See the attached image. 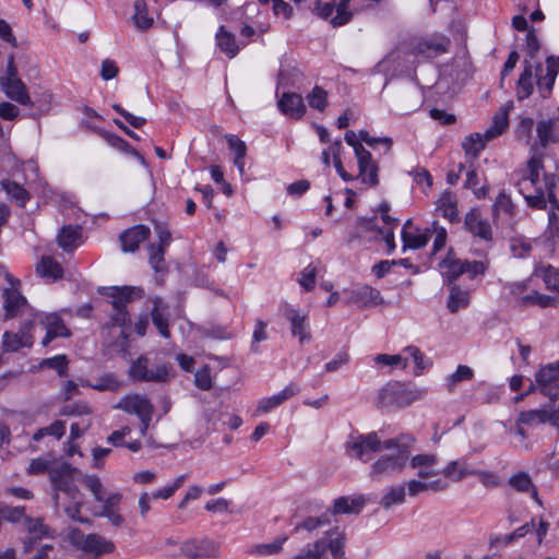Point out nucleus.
Here are the masks:
<instances>
[{"instance_id":"obj_17","label":"nucleus","mask_w":559,"mask_h":559,"mask_svg":"<svg viewBox=\"0 0 559 559\" xmlns=\"http://www.w3.org/2000/svg\"><path fill=\"white\" fill-rule=\"evenodd\" d=\"M356 157L358 162V177L364 183L377 186L378 179V165L372 160L371 153L364 146L356 147Z\"/></svg>"},{"instance_id":"obj_1","label":"nucleus","mask_w":559,"mask_h":559,"mask_svg":"<svg viewBox=\"0 0 559 559\" xmlns=\"http://www.w3.org/2000/svg\"><path fill=\"white\" fill-rule=\"evenodd\" d=\"M81 476L82 473L69 463H61L49 471V479L53 487L55 507L59 508L61 504L60 493L66 495L73 504L64 507L63 511L67 516L78 522H84L80 516L82 501L79 499L80 490L76 486V481L81 483Z\"/></svg>"},{"instance_id":"obj_45","label":"nucleus","mask_w":559,"mask_h":559,"mask_svg":"<svg viewBox=\"0 0 559 559\" xmlns=\"http://www.w3.org/2000/svg\"><path fill=\"white\" fill-rule=\"evenodd\" d=\"M40 323L45 326L46 331L50 332L52 336H69V330L64 325L62 319L56 313L45 316Z\"/></svg>"},{"instance_id":"obj_49","label":"nucleus","mask_w":559,"mask_h":559,"mask_svg":"<svg viewBox=\"0 0 559 559\" xmlns=\"http://www.w3.org/2000/svg\"><path fill=\"white\" fill-rule=\"evenodd\" d=\"M293 559H326V540L319 539Z\"/></svg>"},{"instance_id":"obj_14","label":"nucleus","mask_w":559,"mask_h":559,"mask_svg":"<svg viewBox=\"0 0 559 559\" xmlns=\"http://www.w3.org/2000/svg\"><path fill=\"white\" fill-rule=\"evenodd\" d=\"M114 407L136 415L139 418L147 414H154L152 402L145 395L139 393L122 396Z\"/></svg>"},{"instance_id":"obj_21","label":"nucleus","mask_w":559,"mask_h":559,"mask_svg":"<svg viewBox=\"0 0 559 559\" xmlns=\"http://www.w3.org/2000/svg\"><path fill=\"white\" fill-rule=\"evenodd\" d=\"M438 457L435 454H416L411 456L409 465L412 468L417 469V476L420 479H428L440 474L436 468Z\"/></svg>"},{"instance_id":"obj_16","label":"nucleus","mask_w":559,"mask_h":559,"mask_svg":"<svg viewBox=\"0 0 559 559\" xmlns=\"http://www.w3.org/2000/svg\"><path fill=\"white\" fill-rule=\"evenodd\" d=\"M532 156L527 162V175L522 178V180L519 181V191L523 193V190L525 189L524 186L532 185L535 190L537 187H544V179H539V171L544 168L543 164V153L538 151V147L536 145H532L531 147Z\"/></svg>"},{"instance_id":"obj_60","label":"nucleus","mask_w":559,"mask_h":559,"mask_svg":"<svg viewBox=\"0 0 559 559\" xmlns=\"http://www.w3.org/2000/svg\"><path fill=\"white\" fill-rule=\"evenodd\" d=\"M316 276H317V267L312 264H309L301 271L298 283L307 292H310L314 288Z\"/></svg>"},{"instance_id":"obj_30","label":"nucleus","mask_w":559,"mask_h":559,"mask_svg":"<svg viewBox=\"0 0 559 559\" xmlns=\"http://www.w3.org/2000/svg\"><path fill=\"white\" fill-rule=\"evenodd\" d=\"M278 108L293 118H300L306 110L301 96L295 93H284L278 100Z\"/></svg>"},{"instance_id":"obj_56","label":"nucleus","mask_w":559,"mask_h":559,"mask_svg":"<svg viewBox=\"0 0 559 559\" xmlns=\"http://www.w3.org/2000/svg\"><path fill=\"white\" fill-rule=\"evenodd\" d=\"M345 535L344 533H336L335 537H331L326 543V550L329 549L334 559H345Z\"/></svg>"},{"instance_id":"obj_25","label":"nucleus","mask_w":559,"mask_h":559,"mask_svg":"<svg viewBox=\"0 0 559 559\" xmlns=\"http://www.w3.org/2000/svg\"><path fill=\"white\" fill-rule=\"evenodd\" d=\"M300 391V388L297 383H289L286 385L281 392L277 394H274L270 397L262 399L257 407L258 413H267L271 409L280 406L285 401L290 399L292 396L296 395Z\"/></svg>"},{"instance_id":"obj_55","label":"nucleus","mask_w":559,"mask_h":559,"mask_svg":"<svg viewBox=\"0 0 559 559\" xmlns=\"http://www.w3.org/2000/svg\"><path fill=\"white\" fill-rule=\"evenodd\" d=\"M25 530L29 535H35L36 537H47L49 536V527L43 523L40 519H32L25 518L24 521Z\"/></svg>"},{"instance_id":"obj_10","label":"nucleus","mask_w":559,"mask_h":559,"mask_svg":"<svg viewBox=\"0 0 559 559\" xmlns=\"http://www.w3.org/2000/svg\"><path fill=\"white\" fill-rule=\"evenodd\" d=\"M518 424L535 426L538 424H550L559 428V402L549 403L540 409L524 411L519 414Z\"/></svg>"},{"instance_id":"obj_61","label":"nucleus","mask_w":559,"mask_h":559,"mask_svg":"<svg viewBox=\"0 0 559 559\" xmlns=\"http://www.w3.org/2000/svg\"><path fill=\"white\" fill-rule=\"evenodd\" d=\"M0 515L3 520L8 522H20L21 520L25 521V508L24 507H2L0 510Z\"/></svg>"},{"instance_id":"obj_51","label":"nucleus","mask_w":559,"mask_h":559,"mask_svg":"<svg viewBox=\"0 0 559 559\" xmlns=\"http://www.w3.org/2000/svg\"><path fill=\"white\" fill-rule=\"evenodd\" d=\"M66 433V423L62 420H56L50 426L40 428L37 430L34 436L33 440L39 441L45 436H53L57 439H61Z\"/></svg>"},{"instance_id":"obj_8","label":"nucleus","mask_w":559,"mask_h":559,"mask_svg":"<svg viewBox=\"0 0 559 559\" xmlns=\"http://www.w3.org/2000/svg\"><path fill=\"white\" fill-rule=\"evenodd\" d=\"M537 389L548 396L550 403L559 399V360L542 367L535 374Z\"/></svg>"},{"instance_id":"obj_20","label":"nucleus","mask_w":559,"mask_h":559,"mask_svg":"<svg viewBox=\"0 0 559 559\" xmlns=\"http://www.w3.org/2000/svg\"><path fill=\"white\" fill-rule=\"evenodd\" d=\"M450 46V39L440 37H430L419 40L414 46V52L427 58H435L448 51Z\"/></svg>"},{"instance_id":"obj_23","label":"nucleus","mask_w":559,"mask_h":559,"mask_svg":"<svg viewBox=\"0 0 559 559\" xmlns=\"http://www.w3.org/2000/svg\"><path fill=\"white\" fill-rule=\"evenodd\" d=\"M152 302V322L163 337L169 338L170 331L168 306L164 302V300L160 297H155Z\"/></svg>"},{"instance_id":"obj_2","label":"nucleus","mask_w":559,"mask_h":559,"mask_svg":"<svg viewBox=\"0 0 559 559\" xmlns=\"http://www.w3.org/2000/svg\"><path fill=\"white\" fill-rule=\"evenodd\" d=\"M416 439L412 435L401 433L383 441L382 449L395 451L382 454L371 465L370 476L380 479L383 476H396L403 473L411 459V450Z\"/></svg>"},{"instance_id":"obj_4","label":"nucleus","mask_w":559,"mask_h":559,"mask_svg":"<svg viewBox=\"0 0 559 559\" xmlns=\"http://www.w3.org/2000/svg\"><path fill=\"white\" fill-rule=\"evenodd\" d=\"M19 285L20 281H15L10 287L3 289V319L12 320L25 317V319H35V322H37L38 314L20 293Z\"/></svg>"},{"instance_id":"obj_6","label":"nucleus","mask_w":559,"mask_h":559,"mask_svg":"<svg viewBox=\"0 0 559 559\" xmlns=\"http://www.w3.org/2000/svg\"><path fill=\"white\" fill-rule=\"evenodd\" d=\"M128 376L138 382L165 383L171 379L170 366L168 364L157 365L154 369L150 370L148 358L144 355L139 356L131 362Z\"/></svg>"},{"instance_id":"obj_40","label":"nucleus","mask_w":559,"mask_h":559,"mask_svg":"<svg viewBox=\"0 0 559 559\" xmlns=\"http://www.w3.org/2000/svg\"><path fill=\"white\" fill-rule=\"evenodd\" d=\"M490 142L485 132L484 133H472L466 136L462 143V147L466 155H471L476 158L479 153L486 147V144Z\"/></svg>"},{"instance_id":"obj_24","label":"nucleus","mask_w":559,"mask_h":559,"mask_svg":"<svg viewBox=\"0 0 559 559\" xmlns=\"http://www.w3.org/2000/svg\"><path fill=\"white\" fill-rule=\"evenodd\" d=\"M382 301L383 299L380 292L368 285H362L355 288L352 292L349 299V302L355 304L360 308L374 307L382 304Z\"/></svg>"},{"instance_id":"obj_18","label":"nucleus","mask_w":559,"mask_h":559,"mask_svg":"<svg viewBox=\"0 0 559 559\" xmlns=\"http://www.w3.org/2000/svg\"><path fill=\"white\" fill-rule=\"evenodd\" d=\"M536 135L538 151L540 148L545 150L550 144H556L559 142V120L557 119H544L537 122L536 126Z\"/></svg>"},{"instance_id":"obj_32","label":"nucleus","mask_w":559,"mask_h":559,"mask_svg":"<svg viewBox=\"0 0 559 559\" xmlns=\"http://www.w3.org/2000/svg\"><path fill=\"white\" fill-rule=\"evenodd\" d=\"M509 127V109L501 107L493 115L490 127L485 131L489 141L502 135Z\"/></svg>"},{"instance_id":"obj_35","label":"nucleus","mask_w":559,"mask_h":559,"mask_svg":"<svg viewBox=\"0 0 559 559\" xmlns=\"http://www.w3.org/2000/svg\"><path fill=\"white\" fill-rule=\"evenodd\" d=\"M36 271L41 277L52 281L59 280L63 275V269L60 263L49 255L41 257Z\"/></svg>"},{"instance_id":"obj_59","label":"nucleus","mask_w":559,"mask_h":559,"mask_svg":"<svg viewBox=\"0 0 559 559\" xmlns=\"http://www.w3.org/2000/svg\"><path fill=\"white\" fill-rule=\"evenodd\" d=\"M186 478H187V475H180L179 477H177L174 480V483L171 485L165 486V487L152 492V498L164 499V500L170 498L176 492V490L182 486Z\"/></svg>"},{"instance_id":"obj_43","label":"nucleus","mask_w":559,"mask_h":559,"mask_svg":"<svg viewBox=\"0 0 559 559\" xmlns=\"http://www.w3.org/2000/svg\"><path fill=\"white\" fill-rule=\"evenodd\" d=\"M405 485L400 484L388 488L385 493L380 500V504L385 510H389L394 504H402L405 502Z\"/></svg>"},{"instance_id":"obj_13","label":"nucleus","mask_w":559,"mask_h":559,"mask_svg":"<svg viewBox=\"0 0 559 559\" xmlns=\"http://www.w3.org/2000/svg\"><path fill=\"white\" fill-rule=\"evenodd\" d=\"M75 544L78 548L93 559H97L104 554H111L115 550V545L111 540L97 534L82 535Z\"/></svg>"},{"instance_id":"obj_46","label":"nucleus","mask_w":559,"mask_h":559,"mask_svg":"<svg viewBox=\"0 0 559 559\" xmlns=\"http://www.w3.org/2000/svg\"><path fill=\"white\" fill-rule=\"evenodd\" d=\"M437 211L440 212L441 215L448 218L450 222L457 219L456 202L451 192H445L442 194L438 201Z\"/></svg>"},{"instance_id":"obj_48","label":"nucleus","mask_w":559,"mask_h":559,"mask_svg":"<svg viewBox=\"0 0 559 559\" xmlns=\"http://www.w3.org/2000/svg\"><path fill=\"white\" fill-rule=\"evenodd\" d=\"M440 473L453 481H460L464 477L473 474V469H469L463 463L460 464L457 461H451Z\"/></svg>"},{"instance_id":"obj_33","label":"nucleus","mask_w":559,"mask_h":559,"mask_svg":"<svg viewBox=\"0 0 559 559\" xmlns=\"http://www.w3.org/2000/svg\"><path fill=\"white\" fill-rule=\"evenodd\" d=\"M516 206L513 203L511 197L504 191H501L492 205V217L493 221L498 219L501 215H504L507 219H512L515 215Z\"/></svg>"},{"instance_id":"obj_37","label":"nucleus","mask_w":559,"mask_h":559,"mask_svg":"<svg viewBox=\"0 0 559 559\" xmlns=\"http://www.w3.org/2000/svg\"><path fill=\"white\" fill-rule=\"evenodd\" d=\"M524 63L525 67L519 78L516 86V96L520 100L530 97L534 91L533 66L527 60H525Z\"/></svg>"},{"instance_id":"obj_58","label":"nucleus","mask_w":559,"mask_h":559,"mask_svg":"<svg viewBox=\"0 0 559 559\" xmlns=\"http://www.w3.org/2000/svg\"><path fill=\"white\" fill-rule=\"evenodd\" d=\"M150 249V264L156 273L166 271V263L164 260L165 249L157 248L155 245H151Z\"/></svg>"},{"instance_id":"obj_47","label":"nucleus","mask_w":559,"mask_h":559,"mask_svg":"<svg viewBox=\"0 0 559 559\" xmlns=\"http://www.w3.org/2000/svg\"><path fill=\"white\" fill-rule=\"evenodd\" d=\"M81 483L93 493L96 501L103 502L108 497L98 476L82 474Z\"/></svg>"},{"instance_id":"obj_63","label":"nucleus","mask_w":559,"mask_h":559,"mask_svg":"<svg viewBox=\"0 0 559 559\" xmlns=\"http://www.w3.org/2000/svg\"><path fill=\"white\" fill-rule=\"evenodd\" d=\"M194 384L201 390H210L212 388L211 369L207 365L198 369L194 373Z\"/></svg>"},{"instance_id":"obj_42","label":"nucleus","mask_w":559,"mask_h":559,"mask_svg":"<svg viewBox=\"0 0 559 559\" xmlns=\"http://www.w3.org/2000/svg\"><path fill=\"white\" fill-rule=\"evenodd\" d=\"M287 540V537H278L269 544H258L253 545L248 549V554L255 557H266L278 554L283 544Z\"/></svg>"},{"instance_id":"obj_52","label":"nucleus","mask_w":559,"mask_h":559,"mask_svg":"<svg viewBox=\"0 0 559 559\" xmlns=\"http://www.w3.org/2000/svg\"><path fill=\"white\" fill-rule=\"evenodd\" d=\"M350 1L352 0H340L335 4L336 15L331 20V24L334 27L343 26L352 20L353 13L348 10Z\"/></svg>"},{"instance_id":"obj_3","label":"nucleus","mask_w":559,"mask_h":559,"mask_svg":"<svg viewBox=\"0 0 559 559\" xmlns=\"http://www.w3.org/2000/svg\"><path fill=\"white\" fill-rule=\"evenodd\" d=\"M423 396V391L400 381H390L378 391L377 405L380 408H402Z\"/></svg>"},{"instance_id":"obj_31","label":"nucleus","mask_w":559,"mask_h":559,"mask_svg":"<svg viewBox=\"0 0 559 559\" xmlns=\"http://www.w3.org/2000/svg\"><path fill=\"white\" fill-rule=\"evenodd\" d=\"M450 295L447 308L451 313H456L461 309H465L469 305V292L462 289L459 285H448Z\"/></svg>"},{"instance_id":"obj_22","label":"nucleus","mask_w":559,"mask_h":559,"mask_svg":"<svg viewBox=\"0 0 559 559\" xmlns=\"http://www.w3.org/2000/svg\"><path fill=\"white\" fill-rule=\"evenodd\" d=\"M151 234L148 227L136 225L120 235L121 248L124 252H134L139 249L141 242L146 240Z\"/></svg>"},{"instance_id":"obj_38","label":"nucleus","mask_w":559,"mask_h":559,"mask_svg":"<svg viewBox=\"0 0 559 559\" xmlns=\"http://www.w3.org/2000/svg\"><path fill=\"white\" fill-rule=\"evenodd\" d=\"M81 237V228L79 226H63L58 236L57 241L60 248L64 251H73L76 248V242Z\"/></svg>"},{"instance_id":"obj_57","label":"nucleus","mask_w":559,"mask_h":559,"mask_svg":"<svg viewBox=\"0 0 559 559\" xmlns=\"http://www.w3.org/2000/svg\"><path fill=\"white\" fill-rule=\"evenodd\" d=\"M474 376L472 368L465 365H460L455 372L449 376L448 378V389L449 391H453L456 383L461 381L471 380Z\"/></svg>"},{"instance_id":"obj_12","label":"nucleus","mask_w":559,"mask_h":559,"mask_svg":"<svg viewBox=\"0 0 559 559\" xmlns=\"http://www.w3.org/2000/svg\"><path fill=\"white\" fill-rule=\"evenodd\" d=\"M559 71V58L549 56L546 59V68L538 63L536 66V85L542 97L547 98L551 94L556 76Z\"/></svg>"},{"instance_id":"obj_44","label":"nucleus","mask_w":559,"mask_h":559,"mask_svg":"<svg viewBox=\"0 0 559 559\" xmlns=\"http://www.w3.org/2000/svg\"><path fill=\"white\" fill-rule=\"evenodd\" d=\"M1 187L16 204L23 207L29 200V193L19 183L10 180H2Z\"/></svg>"},{"instance_id":"obj_39","label":"nucleus","mask_w":559,"mask_h":559,"mask_svg":"<svg viewBox=\"0 0 559 559\" xmlns=\"http://www.w3.org/2000/svg\"><path fill=\"white\" fill-rule=\"evenodd\" d=\"M82 385L92 388L99 392H117L121 388L122 383L114 373H105L95 379V382H91L88 380L83 381Z\"/></svg>"},{"instance_id":"obj_19","label":"nucleus","mask_w":559,"mask_h":559,"mask_svg":"<svg viewBox=\"0 0 559 559\" xmlns=\"http://www.w3.org/2000/svg\"><path fill=\"white\" fill-rule=\"evenodd\" d=\"M465 228L474 236L489 241L492 239V230L489 222L483 218L479 211L472 209L465 215Z\"/></svg>"},{"instance_id":"obj_7","label":"nucleus","mask_w":559,"mask_h":559,"mask_svg":"<svg viewBox=\"0 0 559 559\" xmlns=\"http://www.w3.org/2000/svg\"><path fill=\"white\" fill-rule=\"evenodd\" d=\"M382 444L376 432L350 435L345 443V451L348 456L367 462L372 453L382 449Z\"/></svg>"},{"instance_id":"obj_64","label":"nucleus","mask_w":559,"mask_h":559,"mask_svg":"<svg viewBox=\"0 0 559 559\" xmlns=\"http://www.w3.org/2000/svg\"><path fill=\"white\" fill-rule=\"evenodd\" d=\"M114 310H115V312L111 314L110 321H109V323H107L106 328L107 329H111L115 326H119L122 329L127 328L131 322V319H130V316H129L127 309L114 308Z\"/></svg>"},{"instance_id":"obj_5","label":"nucleus","mask_w":559,"mask_h":559,"mask_svg":"<svg viewBox=\"0 0 559 559\" xmlns=\"http://www.w3.org/2000/svg\"><path fill=\"white\" fill-rule=\"evenodd\" d=\"M441 269L448 285L456 284L455 281L464 273L471 278L484 275L487 271L488 263L485 261H468L456 259L449 252L448 257L441 261Z\"/></svg>"},{"instance_id":"obj_29","label":"nucleus","mask_w":559,"mask_h":559,"mask_svg":"<svg viewBox=\"0 0 559 559\" xmlns=\"http://www.w3.org/2000/svg\"><path fill=\"white\" fill-rule=\"evenodd\" d=\"M2 91L5 95L25 106L33 105L29 94L26 91L25 84L21 81V79H14V81L1 82L0 83Z\"/></svg>"},{"instance_id":"obj_62","label":"nucleus","mask_w":559,"mask_h":559,"mask_svg":"<svg viewBox=\"0 0 559 559\" xmlns=\"http://www.w3.org/2000/svg\"><path fill=\"white\" fill-rule=\"evenodd\" d=\"M326 96L328 94L322 87L316 86L308 96L309 105L322 111L326 107Z\"/></svg>"},{"instance_id":"obj_34","label":"nucleus","mask_w":559,"mask_h":559,"mask_svg":"<svg viewBox=\"0 0 559 559\" xmlns=\"http://www.w3.org/2000/svg\"><path fill=\"white\" fill-rule=\"evenodd\" d=\"M365 502L366 500L361 496L354 498L340 497L334 500L333 514H358Z\"/></svg>"},{"instance_id":"obj_50","label":"nucleus","mask_w":559,"mask_h":559,"mask_svg":"<svg viewBox=\"0 0 559 559\" xmlns=\"http://www.w3.org/2000/svg\"><path fill=\"white\" fill-rule=\"evenodd\" d=\"M403 247L402 250L406 251L407 249L417 250L425 247L429 240L427 234H417L413 235L406 230L402 231Z\"/></svg>"},{"instance_id":"obj_53","label":"nucleus","mask_w":559,"mask_h":559,"mask_svg":"<svg viewBox=\"0 0 559 559\" xmlns=\"http://www.w3.org/2000/svg\"><path fill=\"white\" fill-rule=\"evenodd\" d=\"M134 8L135 13L133 15V19L135 25L142 29L151 27L153 24V19L147 15L146 4L144 0H135Z\"/></svg>"},{"instance_id":"obj_28","label":"nucleus","mask_w":559,"mask_h":559,"mask_svg":"<svg viewBox=\"0 0 559 559\" xmlns=\"http://www.w3.org/2000/svg\"><path fill=\"white\" fill-rule=\"evenodd\" d=\"M122 496L118 492L110 493L102 503V510L95 515L106 518L114 526H121L123 523L122 515L118 512V506Z\"/></svg>"},{"instance_id":"obj_54","label":"nucleus","mask_w":559,"mask_h":559,"mask_svg":"<svg viewBox=\"0 0 559 559\" xmlns=\"http://www.w3.org/2000/svg\"><path fill=\"white\" fill-rule=\"evenodd\" d=\"M533 127L534 120L532 118H522L515 130L516 139L526 145L530 144L532 139Z\"/></svg>"},{"instance_id":"obj_36","label":"nucleus","mask_w":559,"mask_h":559,"mask_svg":"<svg viewBox=\"0 0 559 559\" xmlns=\"http://www.w3.org/2000/svg\"><path fill=\"white\" fill-rule=\"evenodd\" d=\"M217 46L228 57L234 58L240 50L233 33L221 26L216 33Z\"/></svg>"},{"instance_id":"obj_26","label":"nucleus","mask_w":559,"mask_h":559,"mask_svg":"<svg viewBox=\"0 0 559 559\" xmlns=\"http://www.w3.org/2000/svg\"><path fill=\"white\" fill-rule=\"evenodd\" d=\"M285 317L290 323L292 334L297 336L300 343L311 340L306 314H301L298 310L290 308L285 311Z\"/></svg>"},{"instance_id":"obj_9","label":"nucleus","mask_w":559,"mask_h":559,"mask_svg":"<svg viewBox=\"0 0 559 559\" xmlns=\"http://www.w3.org/2000/svg\"><path fill=\"white\" fill-rule=\"evenodd\" d=\"M35 319H25L19 332H4L2 336V348L4 352L13 353L23 347H31L34 344L32 331L35 326Z\"/></svg>"},{"instance_id":"obj_15","label":"nucleus","mask_w":559,"mask_h":559,"mask_svg":"<svg viewBox=\"0 0 559 559\" xmlns=\"http://www.w3.org/2000/svg\"><path fill=\"white\" fill-rule=\"evenodd\" d=\"M557 186L556 177L552 174L544 175V187H537L535 194H524L527 204L532 207L544 209L546 201L548 200L551 204L556 203L555 189Z\"/></svg>"},{"instance_id":"obj_41","label":"nucleus","mask_w":559,"mask_h":559,"mask_svg":"<svg viewBox=\"0 0 559 559\" xmlns=\"http://www.w3.org/2000/svg\"><path fill=\"white\" fill-rule=\"evenodd\" d=\"M509 485L519 492H530L531 497L534 498L537 502H539L538 497H537V489L534 486L528 474H526L524 472H520V473L513 475L509 479Z\"/></svg>"},{"instance_id":"obj_11","label":"nucleus","mask_w":559,"mask_h":559,"mask_svg":"<svg viewBox=\"0 0 559 559\" xmlns=\"http://www.w3.org/2000/svg\"><path fill=\"white\" fill-rule=\"evenodd\" d=\"M181 555L190 558H217L219 556V545L213 539H189L180 546Z\"/></svg>"},{"instance_id":"obj_27","label":"nucleus","mask_w":559,"mask_h":559,"mask_svg":"<svg viewBox=\"0 0 559 559\" xmlns=\"http://www.w3.org/2000/svg\"><path fill=\"white\" fill-rule=\"evenodd\" d=\"M109 290L112 308L119 309H127L129 302L143 296V290L134 286L110 287Z\"/></svg>"}]
</instances>
